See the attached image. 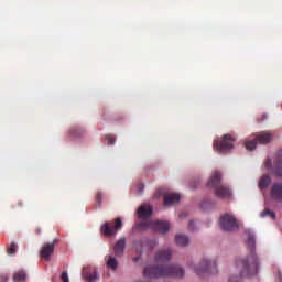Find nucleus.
<instances>
[{
    "label": "nucleus",
    "mask_w": 282,
    "mask_h": 282,
    "mask_svg": "<svg viewBox=\"0 0 282 282\" xmlns=\"http://www.w3.org/2000/svg\"><path fill=\"white\" fill-rule=\"evenodd\" d=\"M257 240L254 235L249 234L247 239V246L250 250V254L245 258H239L236 261V268L240 272V276H254L259 272V258L254 253Z\"/></svg>",
    "instance_id": "1"
},
{
    "label": "nucleus",
    "mask_w": 282,
    "mask_h": 282,
    "mask_svg": "<svg viewBox=\"0 0 282 282\" xmlns=\"http://www.w3.org/2000/svg\"><path fill=\"white\" fill-rule=\"evenodd\" d=\"M144 276L149 279H160V276H177L182 279L184 276L185 271L184 268L177 264L164 265H148L143 271Z\"/></svg>",
    "instance_id": "2"
},
{
    "label": "nucleus",
    "mask_w": 282,
    "mask_h": 282,
    "mask_svg": "<svg viewBox=\"0 0 282 282\" xmlns=\"http://www.w3.org/2000/svg\"><path fill=\"white\" fill-rule=\"evenodd\" d=\"M221 182V172L216 171L212 175V177L207 182L208 188H215V195L216 197H219L220 199H228L231 197L232 192L230 191V187L224 184H220Z\"/></svg>",
    "instance_id": "3"
},
{
    "label": "nucleus",
    "mask_w": 282,
    "mask_h": 282,
    "mask_svg": "<svg viewBox=\"0 0 282 282\" xmlns=\"http://www.w3.org/2000/svg\"><path fill=\"white\" fill-rule=\"evenodd\" d=\"M197 276H206V274H217V261L205 258L194 268Z\"/></svg>",
    "instance_id": "4"
},
{
    "label": "nucleus",
    "mask_w": 282,
    "mask_h": 282,
    "mask_svg": "<svg viewBox=\"0 0 282 282\" xmlns=\"http://www.w3.org/2000/svg\"><path fill=\"white\" fill-rule=\"evenodd\" d=\"M265 169H268L275 177L282 180V150L278 151L272 164V159H267L264 162Z\"/></svg>",
    "instance_id": "5"
},
{
    "label": "nucleus",
    "mask_w": 282,
    "mask_h": 282,
    "mask_svg": "<svg viewBox=\"0 0 282 282\" xmlns=\"http://www.w3.org/2000/svg\"><path fill=\"white\" fill-rule=\"evenodd\" d=\"M219 226L225 232H235L239 230V220L232 214H224L219 218Z\"/></svg>",
    "instance_id": "6"
},
{
    "label": "nucleus",
    "mask_w": 282,
    "mask_h": 282,
    "mask_svg": "<svg viewBox=\"0 0 282 282\" xmlns=\"http://www.w3.org/2000/svg\"><path fill=\"white\" fill-rule=\"evenodd\" d=\"M100 230L104 237H115V235L118 234V230H122V218H115V224L106 221L101 225Z\"/></svg>",
    "instance_id": "7"
},
{
    "label": "nucleus",
    "mask_w": 282,
    "mask_h": 282,
    "mask_svg": "<svg viewBox=\"0 0 282 282\" xmlns=\"http://www.w3.org/2000/svg\"><path fill=\"white\" fill-rule=\"evenodd\" d=\"M269 142H272V133L268 131L258 132L254 140L246 142V149L248 151H254L257 144H269Z\"/></svg>",
    "instance_id": "8"
},
{
    "label": "nucleus",
    "mask_w": 282,
    "mask_h": 282,
    "mask_svg": "<svg viewBox=\"0 0 282 282\" xmlns=\"http://www.w3.org/2000/svg\"><path fill=\"white\" fill-rule=\"evenodd\" d=\"M232 142H235V137L225 134L220 140L214 142V149L219 153H228L235 149Z\"/></svg>",
    "instance_id": "9"
},
{
    "label": "nucleus",
    "mask_w": 282,
    "mask_h": 282,
    "mask_svg": "<svg viewBox=\"0 0 282 282\" xmlns=\"http://www.w3.org/2000/svg\"><path fill=\"white\" fill-rule=\"evenodd\" d=\"M56 243H58V240H54L53 242H45L40 250L41 259H44V261H50L52 254H54Z\"/></svg>",
    "instance_id": "10"
},
{
    "label": "nucleus",
    "mask_w": 282,
    "mask_h": 282,
    "mask_svg": "<svg viewBox=\"0 0 282 282\" xmlns=\"http://www.w3.org/2000/svg\"><path fill=\"white\" fill-rule=\"evenodd\" d=\"M141 226L154 228V230H158L162 235L169 232L171 229L169 221H143L141 223Z\"/></svg>",
    "instance_id": "11"
},
{
    "label": "nucleus",
    "mask_w": 282,
    "mask_h": 282,
    "mask_svg": "<svg viewBox=\"0 0 282 282\" xmlns=\"http://www.w3.org/2000/svg\"><path fill=\"white\" fill-rule=\"evenodd\" d=\"M271 199L281 204L282 202V183H273L271 186Z\"/></svg>",
    "instance_id": "12"
},
{
    "label": "nucleus",
    "mask_w": 282,
    "mask_h": 282,
    "mask_svg": "<svg viewBox=\"0 0 282 282\" xmlns=\"http://www.w3.org/2000/svg\"><path fill=\"white\" fill-rule=\"evenodd\" d=\"M171 257H173V251H171V249H162L155 254L154 259L160 263H164L171 261Z\"/></svg>",
    "instance_id": "13"
},
{
    "label": "nucleus",
    "mask_w": 282,
    "mask_h": 282,
    "mask_svg": "<svg viewBox=\"0 0 282 282\" xmlns=\"http://www.w3.org/2000/svg\"><path fill=\"white\" fill-rule=\"evenodd\" d=\"M137 213L140 219H147V217H151L153 215V207H151V205H141Z\"/></svg>",
    "instance_id": "14"
},
{
    "label": "nucleus",
    "mask_w": 282,
    "mask_h": 282,
    "mask_svg": "<svg viewBox=\"0 0 282 282\" xmlns=\"http://www.w3.org/2000/svg\"><path fill=\"white\" fill-rule=\"evenodd\" d=\"M124 248H127V239L120 238L113 246L116 257H122L124 254Z\"/></svg>",
    "instance_id": "15"
},
{
    "label": "nucleus",
    "mask_w": 282,
    "mask_h": 282,
    "mask_svg": "<svg viewBox=\"0 0 282 282\" xmlns=\"http://www.w3.org/2000/svg\"><path fill=\"white\" fill-rule=\"evenodd\" d=\"M82 274L87 282H96L98 280V272L96 270L91 272L90 267L84 268Z\"/></svg>",
    "instance_id": "16"
},
{
    "label": "nucleus",
    "mask_w": 282,
    "mask_h": 282,
    "mask_svg": "<svg viewBox=\"0 0 282 282\" xmlns=\"http://www.w3.org/2000/svg\"><path fill=\"white\" fill-rule=\"evenodd\" d=\"M177 202H180V195L178 194H166L164 196L165 206H173V204H177Z\"/></svg>",
    "instance_id": "17"
},
{
    "label": "nucleus",
    "mask_w": 282,
    "mask_h": 282,
    "mask_svg": "<svg viewBox=\"0 0 282 282\" xmlns=\"http://www.w3.org/2000/svg\"><path fill=\"white\" fill-rule=\"evenodd\" d=\"M175 241L177 246H181V248H184V246H188V242L191 241V239L188 238V236L176 235Z\"/></svg>",
    "instance_id": "18"
},
{
    "label": "nucleus",
    "mask_w": 282,
    "mask_h": 282,
    "mask_svg": "<svg viewBox=\"0 0 282 282\" xmlns=\"http://www.w3.org/2000/svg\"><path fill=\"white\" fill-rule=\"evenodd\" d=\"M270 184H272V178H270L269 175H263L260 178L258 186H259V188L263 189V188H268V186H270Z\"/></svg>",
    "instance_id": "19"
},
{
    "label": "nucleus",
    "mask_w": 282,
    "mask_h": 282,
    "mask_svg": "<svg viewBox=\"0 0 282 282\" xmlns=\"http://www.w3.org/2000/svg\"><path fill=\"white\" fill-rule=\"evenodd\" d=\"M107 265L108 268H111V270H118V260L113 256H109Z\"/></svg>",
    "instance_id": "20"
},
{
    "label": "nucleus",
    "mask_w": 282,
    "mask_h": 282,
    "mask_svg": "<svg viewBox=\"0 0 282 282\" xmlns=\"http://www.w3.org/2000/svg\"><path fill=\"white\" fill-rule=\"evenodd\" d=\"M25 279H26L25 271H18V272L14 273V275H13V281H14V282H24Z\"/></svg>",
    "instance_id": "21"
},
{
    "label": "nucleus",
    "mask_w": 282,
    "mask_h": 282,
    "mask_svg": "<svg viewBox=\"0 0 282 282\" xmlns=\"http://www.w3.org/2000/svg\"><path fill=\"white\" fill-rule=\"evenodd\" d=\"M69 133H70L72 138H79V135H83V129L75 127V128L70 129Z\"/></svg>",
    "instance_id": "22"
},
{
    "label": "nucleus",
    "mask_w": 282,
    "mask_h": 282,
    "mask_svg": "<svg viewBox=\"0 0 282 282\" xmlns=\"http://www.w3.org/2000/svg\"><path fill=\"white\" fill-rule=\"evenodd\" d=\"M270 216L271 219H276V214L270 209H264L262 213H261V217H268Z\"/></svg>",
    "instance_id": "23"
},
{
    "label": "nucleus",
    "mask_w": 282,
    "mask_h": 282,
    "mask_svg": "<svg viewBox=\"0 0 282 282\" xmlns=\"http://www.w3.org/2000/svg\"><path fill=\"white\" fill-rule=\"evenodd\" d=\"M8 254H17V242H11L10 246L7 248Z\"/></svg>",
    "instance_id": "24"
},
{
    "label": "nucleus",
    "mask_w": 282,
    "mask_h": 282,
    "mask_svg": "<svg viewBox=\"0 0 282 282\" xmlns=\"http://www.w3.org/2000/svg\"><path fill=\"white\" fill-rule=\"evenodd\" d=\"M106 142H107L108 144H116V137L112 135V134H107V135H106Z\"/></svg>",
    "instance_id": "25"
},
{
    "label": "nucleus",
    "mask_w": 282,
    "mask_h": 282,
    "mask_svg": "<svg viewBox=\"0 0 282 282\" xmlns=\"http://www.w3.org/2000/svg\"><path fill=\"white\" fill-rule=\"evenodd\" d=\"M96 202L98 203V206L100 207V204H102V193L101 192H97Z\"/></svg>",
    "instance_id": "26"
},
{
    "label": "nucleus",
    "mask_w": 282,
    "mask_h": 282,
    "mask_svg": "<svg viewBox=\"0 0 282 282\" xmlns=\"http://www.w3.org/2000/svg\"><path fill=\"white\" fill-rule=\"evenodd\" d=\"M147 246H149V248H151V250H153V248H155L158 246V240L147 241Z\"/></svg>",
    "instance_id": "27"
},
{
    "label": "nucleus",
    "mask_w": 282,
    "mask_h": 282,
    "mask_svg": "<svg viewBox=\"0 0 282 282\" xmlns=\"http://www.w3.org/2000/svg\"><path fill=\"white\" fill-rule=\"evenodd\" d=\"M61 280H62V282H69V275L67 274V271H64L62 273Z\"/></svg>",
    "instance_id": "28"
},
{
    "label": "nucleus",
    "mask_w": 282,
    "mask_h": 282,
    "mask_svg": "<svg viewBox=\"0 0 282 282\" xmlns=\"http://www.w3.org/2000/svg\"><path fill=\"white\" fill-rule=\"evenodd\" d=\"M188 229H189V230H195V221L189 220Z\"/></svg>",
    "instance_id": "29"
},
{
    "label": "nucleus",
    "mask_w": 282,
    "mask_h": 282,
    "mask_svg": "<svg viewBox=\"0 0 282 282\" xmlns=\"http://www.w3.org/2000/svg\"><path fill=\"white\" fill-rule=\"evenodd\" d=\"M229 282H241V279L238 278V276H231V278L229 279Z\"/></svg>",
    "instance_id": "30"
},
{
    "label": "nucleus",
    "mask_w": 282,
    "mask_h": 282,
    "mask_svg": "<svg viewBox=\"0 0 282 282\" xmlns=\"http://www.w3.org/2000/svg\"><path fill=\"white\" fill-rule=\"evenodd\" d=\"M139 193H144V184L139 185Z\"/></svg>",
    "instance_id": "31"
},
{
    "label": "nucleus",
    "mask_w": 282,
    "mask_h": 282,
    "mask_svg": "<svg viewBox=\"0 0 282 282\" xmlns=\"http://www.w3.org/2000/svg\"><path fill=\"white\" fill-rule=\"evenodd\" d=\"M36 234H37V235H41V229H36Z\"/></svg>",
    "instance_id": "32"
}]
</instances>
